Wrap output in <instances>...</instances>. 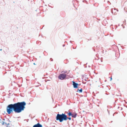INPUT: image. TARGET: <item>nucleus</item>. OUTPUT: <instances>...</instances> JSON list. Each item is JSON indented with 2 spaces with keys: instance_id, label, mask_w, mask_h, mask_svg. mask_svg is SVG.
<instances>
[{
  "instance_id": "4468645a",
  "label": "nucleus",
  "mask_w": 127,
  "mask_h": 127,
  "mask_svg": "<svg viewBox=\"0 0 127 127\" xmlns=\"http://www.w3.org/2000/svg\"><path fill=\"white\" fill-rule=\"evenodd\" d=\"M50 59L51 60V61H53V59L52 58H51Z\"/></svg>"
},
{
  "instance_id": "dca6fc26",
  "label": "nucleus",
  "mask_w": 127,
  "mask_h": 127,
  "mask_svg": "<svg viewBox=\"0 0 127 127\" xmlns=\"http://www.w3.org/2000/svg\"><path fill=\"white\" fill-rule=\"evenodd\" d=\"M1 50H2V49H0V51H1Z\"/></svg>"
},
{
  "instance_id": "9d476101",
  "label": "nucleus",
  "mask_w": 127,
  "mask_h": 127,
  "mask_svg": "<svg viewBox=\"0 0 127 127\" xmlns=\"http://www.w3.org/2000/svg\"><path fill=\"white\" fill-rule=\"evenodd\" d=\"M2 125H4V124H5V123H6L5 122H4L3 121H2Z\"/></svg>"
},
{
  "instance_id": "9b49d317",
  "label": "nucleus",
  "mask_w": 127,
  "mask_h": 127,
  "mask_svg": "<svg viewBox=\"0 0 127 127\" xmlns=\"http://www.w3.org/2000/svg\"><path fill=\"white\" fill-rule=\"evenodd\" d=\"M66 72H67L66 71H62L61 72V73H66Z\"/></svg>"
},
{
  "instance_id": "ddd939ff",
  "label": "nucleus",
  "mask_w": 127,
  "mask_h": 127,
  "mask_svg": "<svg viewBox=\"0 0 127 127\" xmlns=\"http://www.w3.org/2000/svg\"><path fill=\"white\" fill-rule=\"evenodd\" d=\"M112 79V77H111L110 78V81H111Z\"/></svg>"
},
{
  "instance_id": "7ed1b4c3",
  "label": "nucleus",
  "mask_w": 127,
  "mask_h": 127,
  "mask_svg": "<svg viewBox=\"0 0 127 127\" xmlns=\"http://www.w3.org/2000/svg\"><path fill=\"white\" fill-rule=\"evenodd\" d=\"M66 75L63 73L60 74L58 76V78L61 80L64 79L66 77Z\"/></svg>"
},
{
  "instance_id": "f03ea898",
  "label": "nucleus",
  "mask_w": 127,
  "mask_h": 127,
  "mask_svg": "<svg viewBox=\"0 0 127 127\" xmlns=\"http://www.w3.org/2000/svg\"><path fill=\"white\" fill-rule=\"evenodd\" d=\"M57 121H59L60 122H63L64 121H66L67 119L69 120H71V118L70 117H67V116L65 114L62 113L60 114H58L56 117Z\"/></svg>"
},
{
  "instance_id": "a211bd4d",
  "label": "nucleus",
  "mask_w": 127,
  "mask_h": 127,
  "mask_svg": "<svg viewBox=\"0 0 127 127\" xmlns=\"http://www.w3.org/2000/svg\"><path fill=\"white\" fill-rule=\"evenodd\" d=\"M125 22L126 21L125 20Z\"/></svg>"
},
{
  "instance_id": "f257e3e1",
  "label": "nucleus",
  "mask_w": 127,
  "mask_h": 127,
  "mask_svg": "<svg viewBox=\"0 0 127 127\" xmlns=\"http://www.w3.org/2000/svg\"><path fill=\"white\" fill-rule=\"evenodd\" d=\"M26 105V103L25 101L9 104L6 107L7 112L8 114L13 113V111L15 113H20L24 110Z\"/></svg>"
},
{
  "instance_id": "2eb2a0df",
  "label": "nucleus",
  "mask_w": 127,
  "mask_h": 127,
  "mask_svg": "<svg viewBox=\"0 0 127 127\" xmlns=\"http://www.w3.org/2000/svg\"><path fill=\"white\" fill-rule=\"evenodd\" d=\"M33 64L34 65H35L36 64H35L34 63Z\"/></svg>"
},
{
  "instance_id": "f8f14e48",
  "label": "nucleus",
  "mask_w": 127,
  "mask_h": 127,
  "mask_svg": "<svg viewBox=\"0 0 127 127\" xmlns=\"http://www.w3.org/2000/svg\"><path fill=\"white\" fill-rule=\"evenodd\" d=\"M87 79L85 78V79H83V82H84L83 81L84 80L85 81H87Z\"/></svg>"
},
{
  "instance_id": "0eeeda50",
  "label": "nucleus",
  "mask_w": 127,
  "mask_h": 127,
  "mask_svg": "<svg viewBox=\"0 0 127 127\" xmlns=\"http://www.w3.org/2000/svg\"><path fill=\"white\" fill-rule=\"evenodd\" d=\"M77 115V114L76 113H72L71 117L73 118H75L76 117Z\"/></svg>"
},
{
  "instance_id": "412c9836",
  "label": "nucleus",
  "mask_w": 127,
  "mask_h": 127,
  "mask_svg": "<svg viewBox=\"0 0 127 127\" xmlns=\"http://www.w3.org/2000/svg\"><path fill=\"white\" fill-rule=\"evenodd\" d=\"M124 28V27H123V28Z\"/></svg>"
},
{
  "instance_id": "aec40b11",
  "label": "nucleus",
  "mask_w": 127,
  "mask_h": 127,
  "mask_svg": "<svg viewBox=\"0 0 127 127\" xmlns=\"http://www.w3.org/2000/svg\"><path fill=\"white\" fill-rule=\"evenodd\" d=\"M70 42H71V41H70Z\"/></svg>"
},
{
  "instance_id": "39448f33",
  "label": "nucleus",
  "mask_w": 127,
  "mask_h": 127,
  "mask_svg": "<svg viewBox=\"0 0 127 127\" xmlns=\"http://www.w3.org/2000/svg\"><path fill=\"white\" fill-rule=\"evenodd\" d=\"M33 127H42V126L41 124L38 123L37 124L34 125L33 126Z\"/></svg>"
},
{
  "instance_id": "423d86ee",
  "label": "nucleus",
  "mask_w": 127,
  "mask_h": 127,
  "mask_svg": "<svg viewBox=\"0 0 127 127\" xmlns=\"http://www.w3.org/2000/svg\"><path fill=\"white\" fill-rule=\"evenodd\" d=\"M118 11L117 10H116V9L114 8V10H113V9H111V13L112 14H116V11Z\"/></svg>"
},
{
  "instance_id": "6e6552de",
  "label": "nucleus",
  "mask_w": 127,
  "mask_h": 127,
  "mask_svg": "<svg viewBox=\"0 0 127 127\" xmlns=\"http://www.w3.org/2000/svg\"><path fill=\"white\" fill-rule=\"evenodd\" d=\"M65 112L67 114H68V115L69 116H71L72 113L70 111H68V112Z\"/></svg>"
},
{
  "instance_id": "20e7f679",
  "label": "nucleus",
  "mask_w": 127,
  "mask_h": 127,
  "mask_svg": "<svg viewBox=\"0 0 127 127\" xmlns=\"http://www.w3.org/2000/svg\"><path fill=\"white\" fill-rule=\"evenodd\" d=\"M73 87L75 88H78V86L79 84L77 83H75L73 81Z\"/></svg>"
},
{
  "instance_id": "6ab92c4d",
  "label": "nucleus",
  "mask_w": 127,
  "mask_h": 127,
  "mask_svg": "<svg viewBox=\"0 0 127 127\" xmlns=\"http://www.w3.org/2000/svg\"><path fill=\"white\" fill-rule=\"evenodd\" d=\"M123 24H122V26H123Z\"/></svg>"
},
{
  "instance_id": "f3484780",
  "label": "nucleus",
  "mask_w": 127,
  "mask_h": 127,
  "mask_svg": "<svg viewBox=\"0 0 127 127\" xmlns=\"http://www.w3.org/2000/svg\"><path fill=\"white\" fill-rule=\"evenodd\" d=\"M64 46V45H63V46Z\"/></svg>"
},
{
  "instance_id": "1a4fd4ad",
  "label": "nucleus",
  "mask_w": 127,
  "mask_h": 127,
  "mask_svg": "<svg viewBox=\"0 0 127 127\" xmlns=\"http://www.w3.org/2000/svg\"><path fill=\"white\" fill-rule=\"evenodd\" d=\"M78 91H79V92L81 93L82 92V89H80V90H79V89H78L77 91L78 92Z\"/></svg>"
}]
</instances>
